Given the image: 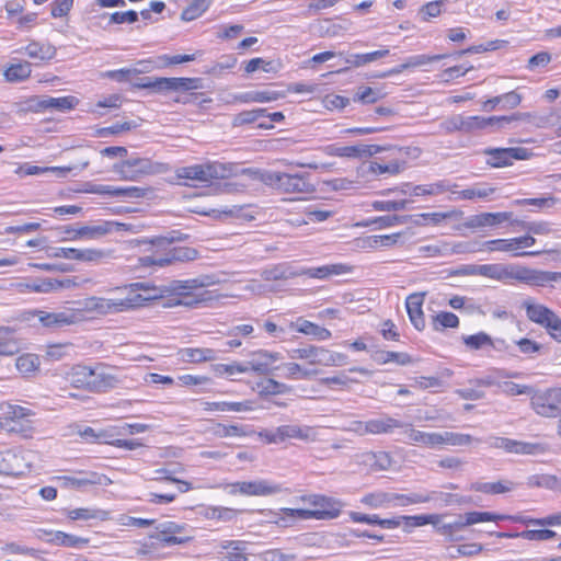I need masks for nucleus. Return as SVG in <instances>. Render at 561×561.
I'll list each match as a JSON object with an SVG mask.
<instances>
[{
	"label": "nucleus",
	"mask_w": 561,
	"mask_h": 561,
	"mask_svg": "<svg viewBox=\"0 0 561 561\" xmlns=\"http://www.w3.org/2000/svg\"><path fill=\"white\" fill-rule=\"evenodd\" d=\"M480 276L502 283L517 280L531 286H546L561 280V272L534 270L519 264L491 263L482 264Z\"/></svg>",
	"instance_id": "f257e3e1"
},
{
	"label": "nucleus",
	"mask_w": 561,
	"mask_h": 561,
	"mask_svg": "<svg viewBox=\"0 0 561 561\" xmlns=\"http://www.w3.org/2000/svg\"><path fill=\"white\" fill-rule=\"evenodd\" d=\"M182 240L180 232H173L170 237H157L151 243L157 248V251L150 255H145L140 259L142 265L160 267L170 265L174 262H188L194 261L198 256V251L188 247H171L174 241Z\"/></svg>",
	"instance_id": "f03ea898"
},
{
	"label": "nucleus",
	"mask_w": 561,
	"mask_h": 561,
	"mask_svg": "<svg viewBox=\"0 0 561 561\" xmlns=\"http://www.w3.org/2000/svg\"><path fill=\"white\" fill-rule=\"evenodd\" d=\"M234 169L233 163L214 161L180 168L176 170V176L185 180V185L198 186L213 180L228 179L234 174Z\"/></svg>",
	"instance_id": "7ed1b4c3"
},
{
	"label": "nucleus",
	"mask_w": 561,
	"mask_h": 561,
	"mask_svg": "<svg viewBox=\"0 0 561 561\" xmlns=\"http://www.w3.org/2000/svg\"><path fill=\"white\" fill-rule=\"evenodd\" d=\"M259 180L282 194H311L316 191L309 174L265 170L259 173Z\"/></svg>",
	"instance_id": "20e7f679"
},
{
	"label": "nucleus",
	"mask_w": 561,
	"mask_h": 561,
	"mask_svg": "<svg viewBox=\"0 0 561 561\" xmlns=\"http://www.w3.org/2000/svg\"><path fill=\"white\" fill-rule=\"evenodd\" d=\"M137 301L138 300L135 298H104L92 296L78 302L79 307L76 308V311H80V313L83 314V319L87 317L85 313H90L92 317L108 316L130 311L131 306Z\"/></svg>",
	"instance_id": "39448f33"
},
{
	"label": "nucleus",
	"mask_w": 561,
	"mask_h": 561,
	"mask_svg": "<svg viewBox=\"0 0 561 561\" xmlns=\"http://www.w3.org/2000/svg\"><path fill=\"white\" fill-rule=\"evenodd\" d=\"M533 115L530 113H513L503 116L483 117L479 115L463 116L465 133H473L477 130H489L490 133L500 131L514 122H530Z\"/></svg>",
	"instance_id": "423d86ee"
},
{
	"label": "nucleus",
	"mask_w": 561,
	"mask_h": 561,
	"mask_svg": "<svg viewBox=\"0 0 561 561\" xmlns=\"http://www.w3.org/2000/svg\"><path fill=\"white\" fill-rule=\"evenodd\" d=\"M530 407L542 417L561 416V387L535 390L530 396Z\"/></svg>",
	"instance_id": "0eeeda50"
},
{
	"label": "nucleus",
	"mask_w": 561,
	"mask_h": 561,
	"mask_svg": "<svg viewBox=\"0 0 561 561\" xmlns=\"http://www.w3.org/2000/svg\"><path fill=\"white\" fill-rule=\"evenodd\" d=\"M259 435L267 444H280L291 438L304 442L316 440V432L312 427L297 424H287L273 430H264L260 432Z\"/></svg>",
	"instance_id": "6e6552de"
},
{
	"label": "nucleus",
	"mask_w": 561,
	"mask_h": 561,
	"mask_svg": "<svg viewBox=\"0 0 561 561\" xmlns=\"http://www.w3.org/2000/svg\"><path fill=\"white\" fill-rule=\"evenodd\" d=\"M301 500L313 507L310 510L312 514H314L313 519L317 520H331L337 518L344 506V503L341 500L323 494H310L302 496Z\"/></svg>",
	"instance_id": "1a4fd4ad"
},
{
	"label": "nucleus",
	"mask_w": 561,
	"mask_h": 561,
	"mask_svg": "<svg viewBox=\"0 0 561 561\" xmlns=\"http://www.w3.org/2000/svg\"><path fill=\"white\" fill-rule=\"evenodd\" d=\"M112 291L122 294V298L137 299L138 301L134 302L131 310L144 307L149 301L159 299L162 296L161 290L158 287L147 282L131 283L122 287H116Z\"/></svg>",
	"instance_id": "9d476101"
},
{
	"label": "nucleus",
	"mask_w": 561,
	"mask_h": 561,
	"mask_svg": "<svg viewBox=\"0 0 561 561\" xmlns=\"http://www.w3.org/2000/svg\"><path fill=\"white\" fill-rule=\"evenodd\" d=\"M34 316L39 323L47 329H60L70 324H75L83 320V314L76 309L64 308L58 311L35 310Z\"/></svg>",
	"instance_id": "9b49d317"
},
{
	"label": "nucleus",
	"mask_w": 561,
	"mask_h": 561,
	"mask_svg": "<svg viewBox=\"0 0 561 561\" xmlns=\"http://www.w3.org/2000/svg\"><path fill=\"white\" fill-rule=\"evenodd\" d=\"M229 494H242L247 496H267L279 493L282 486L267 480L238 481L227 485Z\"/></svg>",
	"instance_id": "f8f14e48"
},
{
	"label": "nucleus",
	"mask_w": 561,
	"mask_h": 561,
	"mask_svg": "<svg viewBox=\"0 0 561 561\" xmlns=\"http://www.w3.org/2000/svg\"><path fill=\"white\" fill-rule=\"evenodd\" d=\"M35 537L49 545L76 549H81L90 542L89 538L75 536L60 530L43 528L35 530Z\"/></svg>",
	"instance_id": "ddd939ff"
},
{
	"label": "nucleus",
	"mask_w": 561,
	"mask_h": 561,
	"mask_svg": "<svg viewBox=\"0 0 561 561\" xmlns=\"http://www.w3.org/2000/svg\"><path fill=\"white\" fill-rule=\"evenodd\" d=\"M208 277L205 278H192L185 280H173L170 285V289L174 295L183 296V300H179L178 304L187 307L196 306L199 302L206 300L205 294H202L198 298H192L191 293L195 289L204 288L209 285L207 282Z\"/></svg>",
	"instance_id": "4468645a"
},
{
	"label": "nucleus",
	"mask_w": 561,
	"mask_h": 561,
	"mask_svg": "<svg viewBox=\"0 0 561 561\" xmlns=\"http://www.w3.org/2000/svg\"><path fill=\"white\" fill-rule=\"evenodd\" d=\"M486 164L492 168H503L512 165L514 160H525L528 158V150L526 148H488L484 150Z\"/></svg>",
	"instance_id": "2eb2a0df"
},
{
	"label": "nucleus",
	"mask_w": 561,
	"mask_h": 561,
	"mask_svg": "<svg viewBox=\"0 0 561 561\" xmlns=\"http://www.w3.org/2000/svg\"><path fill=\"white\" fill-rule=\"evenodd\" d=\"M157 534L150 536L160 546L183 545L192 540L190 536H179L185 530V525L174 522L160 523L157 527Z\"/></svg>",
	"instance_id": "dca6fc26"
},
{
	"label": "nucleus",
	"mask_w": 561,
	"mask_h": 561,
	"mask_svg": "<svg viewBox=\"0 0 561 561\" xmlns=\"http://www.w3.org/2000/svg\"><path fill=\"white\" fill-rule=\"evenodd\" d=\"M123 180L135 181L145 174L153 173V164L147 158H130L114 165Z\"/></svg>",
	"instance_id": "f3484780"
},
{
	"label": "nucleus",
	"mask_w": 561,
	"mask_h": 561,
	"mask_svg": "<svg viewBox=\"0 0 561 561\" xmlns=\"http://www.w3.org/2000/svg\"><path fill=\"white\" fill-rule=\"evenodd\" d=\"M54 256L79 262L98 263L110 257L111 252L101 249L56 248Z\"/></svg>",
	"instance_id": "a211bd4d"
},
{
	"label": "nucleus",
	"mask_w": 561,
	"mask_h": 561,
	"mask_svg": "<svg viewBox=\"0 0 561 561\" xmlns=\"http://www.w3.org/2000/svg\"><path fill=\"white\" fill-rule=\"evenodd\" d=\"M383 150L378 145L359 144L355 146H336L330 145L325 148V153L332 157L341 158H369Z\"/></svg>",
	"instance_id": "6ab92c4d"
},
{
	"label": "nucleus",
	"mask_w": 561,
	"mask_h": 561,
	"mask_svg": "<svg viewBox=\"0 0 561 561\" xmlns=\"http://www.w3.org/2000/svg\"><path fill=\"white\" fill-rule=\"evenodd\" d=\"M282 355L276 352L259 350L251 354L250 359L245 360L249 371L259 375H268L272 371V364L282 359Z\"/></svg>",
	"instance_id": "aec40b11"
},
{
	"label": "nucleus",
	"mask_w": 561,
	"mask_h": 561,
	"mask_svg": "<svg viewBox=\"0 0 561 561\" xmlns=\"http://www.w3.org/2000/svg\"><path fill=\"white\" fill-rule=\"evenodd\" d=\"M88 193L108 195L123 198H140L146 195V190L138 186H113V185H95L89 184Z\"/></svg>",
	"instance_id": "412c9836"
},
{
	"label": "nucleus",
	"mask_w": 561,
	"mask_h": 561,
	"mask_svg": "<svg viewBox=\"0 0 561 561\" xmlns=\"http://www.w3.org/2000/svg\"><path fill=\"white\" fill-rule=\"evenodd\" d=\"M119 380L114 375L110 374L104 365L98 364L92 367V374L90 375V391L105 392L108 389L115 388Z\"/></svg>",
	"instance_id": "4be33fe9"
},
{
	"label": "nucleus",
	"mask_w": 561,
	"mask_h": 561,
	"mask_svg": "<svg viewBox=\"0 0 561 561\" xmlns=\"http://www.w3.org/2000/svg\"><path fill=\"white\" fill-rule=\"evenodd\" d=\"M501 449L515 455L536 456L547 453L548 446L543 443L523 442L505 437Z\"/></svg>",
	"instance_id": "5701e85b"
},
{
	"label": "nucleus",
	"mask_w": 561,
	"mask_h": 561,
	"mask_svg": "<svg viewBox=\"0 0 561 561\" xmlns=\"http://www.w3.org/2000/svg\"><path fill=\"white\" fill-rule=\"evenodd\" d=\"M501 449L515 455L536 456L547 453L548 446L543 443L523 442L505 437Z\"/></svg>",
	"instance_id": "b1692460"
},
{
	"label": "nucleus",
	"mask_w": 561,
	"mask_h": 561,
	"mask_svg": "<svg viewBox=\"0 0 561 561\" xmlns=\"http://www.w3.org/2000/svg\"><path fill=\"white\" fill-rule=\"evenodd\" d=\"M400 440L407 444L421 445L427 448H438V433H427L415 430L411 423L405 424L403 436Z\"/></svg>",
	"instance_id": "393cba45"
},
{
	"label": "nucleus",
	"mask_w": 561,
	"mask_h": 561,
	"mask_svg": "<svg viewBox=\"0 0 561 561\" xmlns=\"http://www.w3.org/2000/svg\"><path fill=\"white\" fill-rule=\"evenodd\" d=\"M405 424V422H402L399 419H394L388 414H382L378 419L369 420V434L389 435L393 434L396 431H399L403 436Z\"/></svg>",
	"instance_id": "a878e982"
},
{
	"label": "nucleus",
	"mask_w": 561,
	"mask_h": 561,
	"mask_svg": "<svg viewBox=\"0 0 561 561\" xmlns=\"http://www.w3.org/2000/svg\"><path fill=\"white\" fill-rule=\"evenodd\" d=\"M483 251L511 252L513 256H538L541 254V251H517L515 238L482 241V252Z\"/></svg>",
	"instance_id": "bb28decb"
},
{
	"label": "nucleus",
	"mask_w": 561,
	"mask_h": 561,
	"mask_svg": "<svg viewBox=\"0 0 561 561\" xmlns=\"http://www.w3.org/2000/svg\"><path fill=\"white\" fill-rule=\"evenodd\" d=\"M512 213H481L470 216L466 221V227L471 229L499 226L512 218Z\"/></svg>",
	"instance_id": "cd10ccee"
},
{
	"label": "nucleus",
	"mask_w": 561,
	"mask_h": 561,
	"mask_svg": "<svg viewBox=\"0 0 561 561\" xmlns=\"http://www.w3.org/2000/svg\"><path fill=\"white\" fill-rule=\"evenodd\" d=\"M287 354L290 359H306L310 365L323 366L325 348L307 344L302 347L291 348Z\"/></svg>",
	"instance_id": "c85d7f7f"
},
{
	"label": "nucleus",
	"mask_w": 561,
	"mask_h": 561,
	"mask_svg": "<svg viewBox=\"0 0 561 561\" xmlns=\"http://www.w3.org/2000/svg\"><path fill=\"white\" fill-rule=\"evenodd\" d=\"M289 328L305 335L312 336L317 341H327L332 336L330 330L306 320L302 317L297 318L295 322H290Z\"/></svg>",
	"instance_id": "c756f323"
},
{
	"label": "nucleus",
	"mask_w": 561,
	"mask_h": 561,
	"mask_svg": "<svg viewBox=\"0 0 561 561\" xmlns=\"http://www.w3.org/2000/svg\"><path fill=\"white\" fill-rule=\"evenodd\" d=\"M65 480L67 484L79 490L88 485L107 486L112 483V480L107 476L94 471L82 472L76 477H65Z\"/></svg>",
	"instance_id": "7c9ffc66"
},
{
	"label": "nucleus",
	"mask_w": 561,
	"mask_h": 561,
	"mask_svg": "<svg viewBox=\"0 0 561 561\" xmlns=\"http://www.w3.org/2000/svg\"><path fill=\"white\" fill-rule=\"evenodd\" d=\"M423 301V294H412L405 300V307L410 321L419 331H422L425 328V319L422 310Z\"/></svg>",
	"instance_id": "2f4dec72"
},
{
	"label": "nucleus",
	"mask_w": 561,
	"mask_h": 561,
	"mask_svg": "<svg viewBox=\"0 0 561 561\" xmlns=\"http://www.w3.org/2000/svg\"><path fill=\"white\" fill-rule=\"evenodd\" d=\"M352 271L350 265L343 263L328 264L302 270L299 274L310 278L325 279L333 275L347 274Z\"/></svg>",
	"instance_id": "473e14b6"
},
{
	"label": "nucleus",
	"mask_w": 561,
	"mask_h": 561,
	"mask_svg": "<svg viewBox=\"0 0 561 561\" xmlns=\"http://www.w3.org/2000/svg\"><path fill=\"white\" fill-rule=\"evenodd\" d=\"M92 366L75 365L65 375L66 380L75 388L90 391V375Z\"/></svg>",
	"instance_id": "72a5a7b5"
},
{
	"label": "nucleus",
	"mask_w": 561,
	"mask_h": 561,
	"mask_svg": "<svg viewBox=\"0 0 561 561\" xmlns=\"http://www.w3.org/2000/svg\"><path fill=\"white\" fill-rule=\"evenodd\" d=\"M180 78H140L135 87L140 89H152L157 92L162 91H179Z\"/></svg>",
	"instance_id": "f704fd0d"
},
{
	"label": "nucleus",
	"mask_w": 561,
	"mask_h": 561,
	"mask_svg": "<svg viewBox=\"0 0 561 561\" xmlns=\"http://www.w3.org/2000/svg\"><path fill=\"white\" fill-rule=\"evenodd\" d=\"M494 193L495 187H492L486 183H478L471 187L453 192V194L456 195L455 199L461 201L485 199Z\"/></svg>",
	"instance_id": "c9c22d12"
},
{
	"label": "nucleus",
	"mask_w": 561,
	"mask_h": 561,
	"mask_svg": "<svg viewBox=\"0 0 561 561\" xmlns=\"http://www.w3.org/2000/svg\"><path fill=\"white\" fill-rule=\"evenodd\" d=\"M222 550H227L222 561H249L248 542L243 540H225L220 543Z\"/></svg>",
	"instance_id": "e433bc0d"
},
{
	"label": "nucleus",
	"mask_w": 561,
	"mask_h": 561,
	"mask_svg": "<svg viewBox=\"0 0 561 561\" xmlns=\"http://www.w3.org/2000/svg\"><path fill=\"white\" fill-rule=\"evenodd\" d=\"M523 307L526 311L527 318L541 327H545L549 320L554 316V311L549 309L548 307L535 304L531 301H525Z\"/></svg>",
	"instance_id": "4c0bfd02"
},
{
	"label": "nucleus",
	"mask_w": 561,
	"mask_h": 561,
	"mask_svg": "<svg viewBox=\"0 0 561 561\" xmlns=\"http://www.w3.org/2000/svg\"><path fill=\"white\" fill-rule=\"evenodd\" d=\"M241 511L226 506H204L201 515L210 520L229 523L236 519Z\"/></svg>",
	"instance_id": "58836bf2"
},
{
	"label": "nucleus",
	"mask_w": 561,
	"mask_h": 561,
	"mask_svg": "<svg viewBox=\"0 0 561 561\" xmlns=\"http://www.w3.org/2000/svg\"><path fill=\"white\" fill-rule=\"evenodd\" d=\"M179 354L181 359L186 363L211 362L217 358V352L213 348L185 347Z\"/></svg>",
	"instance_id": "ea45409f"
},
{
	"label": "nucleus",
	"mask_w": 561,
	"mask_h": 561,
	"mask_svg": "<svg viewBox=\"0 0 561 561\" xmlns=\"http://www.w3.org/2000/svg\"><path fill=\"white\" fill-rule=\"evenodd\" d=\"M66 515L71 520H107L110 518V513L100 508L92 507H79L73 510H68Z\"/></svg>",
	"instance_id": "a19ab883"
},
{
	"label": "nucleus",
	"mask_w": 561,
	"mask_h": 561,
	"mask_svg": "<svg viewBox=\"0 0 561 561\" xmlns=\"http://www.w3.org/2000/svg\"><path fill=\"white\" fill-rule=\"evenodd\" d=\"M204 410L206 411H221V412H247L252 411L254 409L253 402L250 400L241 401V402H229V401H218V402H205Z\"/></svg>",
	"instance_id": "79ce46f5"
},
{
	"label": "nucleus",
	"mask_w": 561,
	"mask_h": 561,
	"mask_svg": "<svg viewBox=\"0 0 561 561\" xmlns=\"http://www.w3.org/2000/svg\"><path fill=\"white\" fill-rule=\"evenodd\" d=\"M275 369H282V376L289 380L309 379L311 376L318 374V370L302 368L295 362L284 363L280 366L275 367Z\"/></svg>",
	"instance_id": "37998d69"
},
{
	"label": "nucleus",
	"mask_w": 561,
	"mask_h": 561,
	"mask_svg": "<svg viewBox=\"0 0 561 561\" xmlns=\"http://www.w3.org/2000/svg\"><path fill=\"white\" fill-rule=\"evenodd\" d=\"M24 54L30 58L39 59V60H50L56 56V48L50 44H42L37 42H32L26 45L24 48Z\"/></svg>",
	"instance_id": "c03bdc74"
},
{
	"label": "nucleus",
	"mask_w": 561,
	"mask_h": 561,
	"mask_svg": "<svg viewBox=\"0 0 561 561\" xmlns=\"http://www.w3.org/2000/svg\"><path fill=\"white\" fill-rule=\"evenodd\" d=\"M112 226L113 224L110 221H103L100 225L82 226L76 230V234L70 237V240L79 238L94 239L105 236L112 231Z\"/></svg>",
	"instance_id": "a18cd8bd"
},
{
	"label": "nucleus",
	"mask_w": 561,
	"mask_h": 561,
	"mask_svg": "<svg viewBox=\"0 0 561 561\" xmlns=\"http://www.w3.org/2000/svg\"><path fill=\"white\" fill-rule=\"evenodd\" d=\"M472 442L481 443L480 438H473L469 434L456 432H442L438 433V447L448 446H465Z\"/></svg>",
	"instance_id": "49530a36"
},
{
	"label": "nucleus",
	"mask_w": 561,
	"mask_h": 561,
	"mask_svg": "<svg viewBox=\"0 0 561 561\" xmlns=\"http://www.w3.org/2000/svg\"><path fill=\"white\" fill-rule=\"evenodd\" d=\"M283 517L275 519V524L279 527H289L295 519H313L311 510L309 508H282Z\"/></svg>",
	"instance_id": "de8ad7c7"
},
{
	"label": "nucleus",
	"mask_w": 561,
	"mask_h": 561,
	"mask_svg": "<svg viewBox=\"0 0 561 561\" xmlns=\"http://www.w3.org/2000/svg\"><path fill=\"white\" fill-rule=\"evenodd\" d=\"M527 485L531 488H545L553 491H561V478L548 474H533L527 479Z\"/></svg>",
	"instance_id": "09e8293b"
},
{
	"label": "nucleus",
	"mask_w": 561,
	"mask_h": 561,
	"mask_svg": "<svg viewBox=\"0 0 561 561\" xmlns=\"http://www.w3.org/2000/svg\"><path fill=\"white\" fill-rule=\"evenodd\" d=\"M514 486L511 481L502 482H473L470 485V490L481 492L485 494H502L510 492Z\"/></svg>",
	"instance_id": "8fccbe9b"
},
{
	"label": "nucleus",
	"mask_w": 561,
	"mask_h": 561,
	"mask_svg": "<svg viewBox=\"0 0 561 561\" xmlns=\"http://www.w3.org/2000/svg\"><path fill=\"white\" fill-rule=\"evenodd\" d=\"M9 327H0V356H12L19 352V344Z\"/></svg>",
	"instance_id": "3c124183"
},
{
	"label": "nucleus",
	"mask_w": 561,
	"mask_h": 561,
	"mask_svg": "<svg viewBox=\"0 0 561 561\" xmlns=\"http://www.w3.org/2000/svg\"><path fill=\"white\" fill-rule=\"evenodd\" d=\"M430 502L431 497H428V491L410 492L407 494L393 493V506H409Z\"/></svg>",
	"instance_id": "603ef678"
},
{
	"label": "nucleus",
	"mask_w": 561,
	"mask_h": 561,
	"mask_svg": "<svg viewBox=\"0 0 561 561\" xmlns=\"http://www.w3.org/2000/svg\"><path fill=\"white\" fill-rule=\"evenodd\" d=\"M428 497H431V502H438L440 506L462 505L471 502L468 496L442 491H428Z\"/></svg>",
	"instance_id": "864d4df0"
},
{
	"label": "nucleus",
	"mask_w": 561,
	"mask_h": 561,
	"mask_svg": "<svg viewBox=\"0 0 561 561\" xmlns=\"http://www.w3.org/2000/svg\"><path fill=\"white\" fill-rule=\"evenodd\" d=\"M400 237L401 232L382 236H368L365 239H363L362 247L369 249L390 248L398 243Z\"/></svg>",
	"instance_id": "5fc2aeb1"
},
{
	"label": "nucleus",
	"mask_w": 561,
	"mask_h": 561,
	"mask_svg": "<svg viewBox=\"0 0 561 561\" xmlns=\"http://www.w3.org/2000/svg\"><path fill=\"white\" fill-rule=\"evenodd\" d=\"M362 503L370 508L393 506V493L382 491L368 493L364 495Z\"/></svg>",
	"instance_id": "6e6d98bb"
},
{
	"label": "nucleus",
	"mask_w": 561,
	"mask_h": 561,
	"mask_svg": "<svg viewBox=\"0 0 561 561\" xmlns=\"http://www.w3.org/2000/svg\"><path fill=\"white\" fill-rule=\"evenodd\" d=\"M518 375V373L506 369H494L492 374L477 378L472 382L478 387H499V383H501L499 378H516Z\"/></svg>",
	"instance_id": "4d7b16f0"
},
{
	"label": "nucleus",
	"mask_w": 561,
	"mask_h": 561,
	"mask_svg": "<svg viewBox=\"0 0 561 561\" xmlns=\"http://www.w3.org/2000/svg\"><path fill=\"white\" fill-rule=\"evenodd\" d=\"M405 162L398 161V160H391L387 163H381L378 161H370L368 164V171L373 174H385L388 173L390 175L399 174L401 171L404 170Z\"/></svg>",
	"instance_id": "13d9d810"
},
{
	"label": "nucleus",
	"mask_w": 561,
	"mask_h": 561,
	"mask_svg": "<svg viewBox=\"0 0 561 561\" xmlns=\"http://www.w3.org/2000/svg\"><path fill=\"white\" fill-rule=\"evenodd\" d=\"M31 64L27 61L12 64L4 71V77L9 82H20L31 75Z\"/></svg>",
	"instance_id": "bf43d9fd"
},
{
	"label": "nucleus",
	"mask_w": 561,
	"mask_h": 561,
	"mask_svg": "<svg viewBox=\"0 0 561 561\" xmlns=\"http://www.w3.org/2000/svg\"><path fill=\"white\" fill-rule=\"evenodd\" d=\"M210 433L217 437H243L248 435L245 426L226 425L216 423L210 427Z\"/></svg>",
	"instance_id": "052dcab7"
},
{
	"label": "nucleus",
	"mask_w": 561,
	"mask_h": 561,
	"mask_svg": "<svg viewBox=\"0 0 561 561\" xmlns=\"http://www.w3.org/2000/svg\"><path fill=\"white\" fill-rule=\"evenodd\" d=\"M78 103L75 96L47 98L38 102L41 108H55L59 111L71 110Z\"/></svg>",
	"instance_id": "680f3d73"
},
{
	"label": "nucleus",
	"mask_w": 561,
	"mask_h": 561,
	"mask_svg": "<svg viewBox=\"0 0 561 561\" xmlns=\"http://www.w3.org/2000/svg\"><path fill=\"white\" fill-rule=\"evenodd\" d=\"M389 55V49H380L366 54H352L346 58V64L354 67H362L366 64L373 62L379 58H383Z\"/></svg>",
	"instance_id": "e2e57ef3"
},
{
	"label": "nucleus",
	"mask_w": 561,
	"mask_h": 561,
	"mask_svg": "<svg viewBox=\"0 0 561 561\" xmlns=\"http://www.w3.org/2000/svg\"><path fill=\"white\" fill-rule=\"evenodd\" d=\"M19 456L12 450H5L0 453V473L19 476L22 471L19 469V466H15L14 462L19 461Z\"/></svg>",
	"instance_id": "0e129e2a"
},
{
	"label": "nucleus",
	"mask_w": 561,
	"mask_h": 561,
	"mask_svg": "<svg viewBox=\"0 0 561 561\" xmlns=\"http://www.w3.org/2000/svg\"><path fill=\"white\" fill-rule=\"evenodd\" d=\"M259 393L262 396H272V394H284L288 393L291 390V387L279 382L275 379L268 378L263 382L257 383Z\"/></svg>",
	"instance_id": "69168bd1"
},
{
	"label": "nucleus",
	"mask_w": 561,
	"mask_h": 561,
	"mask_svg": "<svg viewBox=\"0 0 561 561\" xmlns=\"http://www.w3.org/2000/svg\"><path fill=\"white\" fill-rule=\"evenodd\" d=\"M462 342L468 350L479 351L489 347L492 343V337L488 333L481 331L472 335H463Z\"/></svg>",
	"instance_id": "338daca9"
},
{
	"label": "nucleus",
	"mask_w": 561,
	"mask_h": 561,
	"mask_svg": "<svg viewBox=\"0 0 561 561\" xmlns=\"http://www.w3.org/2000/svg\"><path fill=\"white\" fill-rule=\"evenodd\" d=\"M210 2L211 0H193V2L182 11L181 19L185 22L196 20L209 8Z\"/></svg>",
	"instance_id": "774afa93"
}]
</instances>
